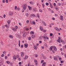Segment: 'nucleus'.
Listing matches in <instances>:
<instances>
[{
    "label": "nucleus",
    "mask_w": 66,
    "mask_h": 66,
    "mask_svg": "<svg viewBox=\"0 0 66 66\" xmlns=\"http://www.w3.org/2000/svg\"><path fill=\"white\" fill-rule=\"evenodd\" d=\"M32 24H35V21H32Z\"/></svg>",
    "instance_id": "nucleus-28"
},
{
    "label": "nucleus",
    "mask_w": 66,
    "mask_h": 66,
    "mask_svg": "<svg viewBox=\"0 0 66 66\" xmlns=\"http://www.w3.org/2000/svg\"><path fill=\"white\" fill-rule=\"evenodd\" d=\"M42 5H43V7H45V5H44L43 4H42Z\"/></svg>",
    "instance_id": "nucleus-56"
},
{
    "label": "nucleus",
    "mask_w": 66,
    "mask_h": 66,
    "mask_svg": "<svg viewBox=\"0 0 66 66\" xmlns=\"http://www.w3.org/2000/svg\"><path fill=\"white\" fill-rule=\"evenodd\" d=\"M29 28H27V29H26V31H29Z\"/></svg>",
    "instance_id": "nucleus-60"
},
{
    "label": "nucleus",
    "mask_w": 66,
    "mask_h": 66,
    "mask_svg": "<svg viewBox=\"0 0 66 66\" xmlns=\"http://www.w3.org/2000/svg\"><path fill=\"white\" fill-rule=\"evenodd\" d=\"M30 23L31 24H33V22H32L31 21H30Z\"/></svg>",
    "instance_id": "nucleus-37"
},
{
    "label": "nucleus",
    "mask_w": 66,
    "mask_h": 66,
    "mask_svg": "<svg viewBox=\"0 0 66 66\" xmlns=\"http://www.w3.org/2000/svg\"><path fill=\"white\" fill-rule=\"evenodd\" d=\"M39 40H42V37H39Z\"/></svg>",
    "instance_id": "nucleus-40"
},
{
    "label": "nucleus",
    "mask_w": 66,
    "mask_h": 66,
    "mask_svg": "<svg viewBox=\"0 0 66 66\" xmlns=\"http://www.w3.org/2000/svg\"><path fill=\"white\" fill-rule=\"evenodd\" d=\"M39 11H40V12H42V9H39Z\"/></svg>",
    "instance_id": "nucleus-54"
},
{
    "label": "nucleus",
    "mask_w": 66,
    "mask_h": 66,
    "mask_svg": "<svg viewBox=\"0 0 66 66\" xmlns=\"http://www.w3.org/2000/svg\"><path fill=\"white\" fill-rule=\"evenodd\" d=\"M56 30H57V27H55L54 28Z\"/></svg>",
    "instance_id": "nucleus-55"
},
{
    "label": "nucleus",
    "mask_w": 66,
    "mask_h": 66,
    "mask_svg": "<svg viewBox=\"0 0 66 66\" xmlns=\"http://www.w3.org/2000/svg\"><path fill=\"white\" fill-rule=\"evenodd\" d=\"M43 32H46V30H44L43 31Z\"/></svg>",
    "instance_id": "nucleus-49"
},
{
    "label": "nucleus",
    "mask_w": 66,
    "mask_h": 66,
    "mask_svg": "<svg viewBox=\"0 0 66 66\" xmlns=\"http://www.w3.org/2000/svg\"><path fill=\"white\" fill-rule=\"evenodd\" d=\"M5 27H7V28H9V26H7L6 25H5Z\"/></svg>",
    "instance_id": "nucleus-32"
},
{
    "label": "nucleus",
    "mask_w": 66,
    "mask_h": 66,
    "mask_svg": "<svg viewBox=\"0 0 66 66\" xmlns=\"http://www.w3.org/2000/svg\"><path fill=\"white\" fill-rule=\"evenodd\" d=\"M19 65H20V64H21V62H19Z\"/></svg>",
    "instance_id": "nucleus-58"
},
{
    "label": "nucleus",
    "mask_w": 66,
    "mask_h": 66,
    "mask_svg": "<svg viewBox=\"0 0 66 66\" xmlns=\"http://www.w3.org/2000/svg\"><path fill=\"white\" fill-rule=\"evenodd\" d=\"M61 4L60 3H58V5H61Z\"/></svg>",
    "instance_id": "nucleus-64"
},
{
    "label": "nucleus",
    "mask_w": 66,
    "mask_h": 66,
    "mask_svg": "<svg viewBox=\"0 0 66 66\" xmlns=\"http://www.w3.org/2000/svg\"><path fill=\"white\" fill-rule=\"evenodd\" d=\"M1 44L2 45H3V43L2 42H1Z\"/></svg>",
    "instance_id": "nucleus-38"
},
{
    "label": "nucleus",
    "mask_w": 66,
    "mask_h": 66,
    "mask_svg": "<svg viewBox=\"0 0 66 66\" xmlns=\"http://www.w3.org/2000/svg\"><path fill=\"white\" fill-rule=\"evenodd\" d=\"M13 58L15 60H16V59H16V56H15V55H14L13 56Z\"/></svg>",
    "instance_id": "nucleus-19"
},
{
    "label": "nucleus",
    "mask_w": 66,
    "mask_h": 66,
    "mask_svg": "<svg viewBox=\"0 0 66 66\" xmlns=\"http://www.w3.org/2000/svg\"><path fill=\"white\" fill-rule=\"evenodd\" d=\"M28 44L26 43L25 44H24V47L25 48H27L28 47Z\"/></svg>",
    "instance_id": "nucleus-7"
},
{
    "label": "nucleus",
    "mask_w": 66,
    "mask_h": 66,
    "mask_svg": "<svg viewBox=\"0 0 66 66\" xmlns=\"http://www.w3.org/2000/svg\"><path fill=\"white\" fill-rule=\"evenodd\" d=\"M46 5L47 6H48V5H49V3H46Z\"/></svg>",
    "instance_id": "nucleus-35"
},
{
    "label": "nucleus",
    "mask_w": 66,
    "mask_h": 66,
    "mask_svg": "<svg viewBox=\"0 0 66 66\" xmlns=\"http://www.w3.org/2000/svg\"><path fill=\"white\" fill-rule=\"evenodd\" d=\"M34 62H35V63L36 62H37V60H36V59H35V60H34Z\"/></svg>",
    "instance_id": "nucleus-41"
},
{
    "label": "nucleus",
    "mask_w": 66,
    "mask_h": 66,
    "mask_svg": "<svg viewBox=\"0 0 66 66\" xmlns=\"http://www.w3.org/2000/svg\"><path fill=\"white\" fill-rule=\"evenodd\" d=\"M8 23H10L11 22V21L10 20H9L7 21Z\"/></svg>",
    "instance_id": "nucleus-29"
},
{
    "label": "nucleus",
    "mask_w": 66,
    "mask_h": 66,
    "mask_svg": "<svg viewBox=\"0 0 66 66\" xmlns=\"http://www.w3.org/2000/svg\"><path fill=\"white\" fill-rule=\"evenodd\" d=\"M52 19H53V20H55V18H52Z\"/></svg>",
    "instance_id": "nucleus-63"
},
{
    "label": "nucleus",
    "mask_w": 66,
    "mask_h": 66,
    "mask_svg": "<svg viewBox=\"0 0 66 66\" xmlns=\"http://www.w3.org/2000/svg\"><path fill=\"white\" fill-rule=\"evenodd\" d=\"M6 2L7 3H8V0H6Z\"/></svg>",
    "instance_id": "nucleus-61"
},
{
    "label": "nucleus",
    "mask_w": 66,
    "mask_h": 66,
    "mask_svg": "<svg viewBox=\"0 0 66 66\" xmlns=\"http://www.w3.org/2000/svg\"><path fill=\"white\" fill-rule=\"evenodd\" d=\"M34 48L35 50H36L37 49V46H34Z\"/></svg>",
    "instance_id": "nucleus-14"
},
{
    "label": "nucleus",
    "mask_w": 66,
    "mask_h": 66,
    "mask_svg": "<svg viewBox=\"0 0 66 66\" xmlns=\"http://www.w3.org/2000/svg\"><path fill=\"white\" fill-rule=\"evenodd\" d=\"M56 31H60V29H59V28H57V29Z\"/></svg>",
    "instance_id": "nucleus-51"
},
{
    "label": "nucleus",
    "mask_w": 66,
    "mask_h": 66,
    "mask_svg": "<svg viewBox=\"0 0 66 66\" xmlns=\"http://www.w3.org/2000/svg\"><path fill=\"white\" fill-rule=\"evenodd\" d=\"M17 6H15V9L16 10V9H17Z\"/></svg>",
    "instance_id": "nucleus-45"
},
{
    "label": "nucleus",
    "mask_w": 66,
    "mask_h": 66,
    "mask_svg": "<svg viewBox=\"0 0 66 66\" xmlns=\"http://www.w3.org/2000/svg\"><path fill=\"white\" fill-rule=\"evenodd\" d=\"M1 57H3L4 56V54H2L1 55Z\"/></svg>",
    "instance_id": "nucleus-44"
},
{
    "label": "nucleus",
    "mask_w": 66,
    "mask_h": 66,
    "mask_svg": "<svg viewBox=\"0 0 66 66\" xmlns=\"http://www.w3.org/2000/svg\"><path fill=\"white\" fill-rule=\"evenodd\" d=\"M64 62V61H61V63H63Z\"/></svg>",
    "instance_id": "nucleus-53"
},
{
    "label": "nucleus",
    "mask_w": 66,
    "mask_h": 66,
    "mask_svg": "<svg viewBox=\"0 0 66 66\" xmlns=\"http://www.w3.org/2000/svg\"><path fill=\"white\" fill-rule=\"evenodd\" d=\"M30 17H36V16L35 14H31L30 15Z\"/></svg>",
    "instance_id": "nucleus-3"
},
{
    "label": "nucleus",
    "mask_w": 66,
    "mask_h": 66,
    "mask_svg": "<svg viewBox=\"0 0 66 66\" xmlns=\"http://www.w3.org/2000/svg\"><path fill=\"white\" fill-rule=\"evenodd\" d=\"M43 58H44V59H46V56H44V57H43Z\"/></svg>",
    "instance_id": "nucleus-43"
},
{
    "label": "nucleus",
    "mask_w": 66,
    "mask_h": 66,
    "mask_svg": "<svg viewBox=\"0 0 66 66\" xmlns=\"http://www.w3.org/2000/svg\"><path fill=\"white\" fill-rule=\"evenodd\" d=\"M42 22L43 23V24L44 26H46V23L45 22H44V21H43Z\"/></svg>",
    "instance_id": "nucleus-22"
},
{
    "label": "nucleus",
    "mask_w": 66,
    "mask_h": 66,
    "mask_svg": "<svg viewBox=\"0 0 66 66\" xmlns=\"http://www.w3.org/2000/svg\"><path fill=\"white\" fill-rule=\"evenodd\" d=\"M60 19L61 20H63V18L62 15L60 16Z\"/></svg>",
    "instance_id": "nucleus-10"
},
{
    "label": "nucleus",
    "mask_w": 66,
    "mask_h": 66,
    "mask_svg": "<svg viewBox=\"0 0 66 66\" xmlns=\"http://www.w3.org/2000/svg\"><path fill=\"white\" fill-rule=\"evenodd\" d=\"M44 62V60H42L41 61V63H43V62Z\"/></svg>",
    "instance_id": "nucleus-50"
},
{
    "label": "nucleus",
    "mask_w": 66,
    "mask_h": 66,
    "mask_svg": "<svg viewBox=\"0 0 66 66\" xmlns=\"http://www.w3.org/2000/svg\"><path fill=\"white\" fill-rule=\"evenodd\" d=\"M46 39H49V38H48V37L47 36H46Z\"/></svg>",
    "instance_id": "nucleus-36"
},
{
    "label": "nucleus",
    "mask_w": 66,
    "mask_h": 66,
    "mask_svg": "<svg viewBox=\"0 0 66 66\" xmlns=\"http://www.w3.org/2000/svg\"><path fill=\"white\" fill-rule=\"evenodd\" d=\"M28 58V56H26L25 57V60H27Z\"/></svg>",
    "instance_id": "nucleus-21"
},
{
    "label": "nucleus",
    "mask_w": 66,
    "mask_h": 66,
    "mask_svg": "<svg viewBox=\"0 0 66 66\" xmlns=\"http://www.w3.org/2000/svg\"><path fill=\"white\" fill-rule=\"evenodd\" d=\"M37 17H38V18H39V16L38 15V14H37Z\"/></svg>",
    "instance_id": "nucleus-33"
},
{
    "label": "nucleus",
    "mask_w": 66,
    "mask_h": 66,
    "mask_svg": "<svg viewBox=\"0 0 66 66\" xmlns=\"http://www.w3.org/2000/svg\"><path fill=\"white\" fill-rule=\"evenodd\" d=\"M57 42L59 43H61V42H62V40H61V38H59V39L57 40Z\"/></svg>",
    "instance_id": "nucleus-4"
},
{
    "label": "nucleus",
    "mask_w": 66,
    "mask_h": 66,
    "mask_svg": "<svg viewBox=\"0 0 66 66\" xmlns=\"http://www.w3.org/2000/svg\"><path fill=\"white\" fill-rule=\"evenodd\" d=\"M54 60L55 61H57V57L56 56H54Z\"/></svg>",
    "instance_id": "nucleus-6"
},
{
    "label": "nucleus",
    "mask_w": 66,
    "mask_h": 66,
    "mask_svg": "<svg viewBox=\"0 0 66 66\" xmlns=\"http://www.w3.org/2000/svg\"><path fill=\"white\" fill-rule=\"evenodd\" d=\"M65 42H64V41H62V42H61L62 43H63V44H64V43Z\"/></svg>",
    "instance_id": "nucleus-57"
},
{
    "label": "nucleus",
    "mask_w": 66,
    "mask_h": 66,
    "mask_svg": "<svg viewBox=\"0 0 66 66\" xmlns=\"http://www.w3.org/2000/svg\"><path fill=\"white\" fill-rule=\"evenodd\" d=\"M40 29L41 30L43 31V27H41V26L40 27Z\"/></svg>",
    "instance_id": "nucleus-18"
},
{
    "label": "nucleus",
    "mask_w": 66,
    "mask_h": 66,
    "mask_svg": "<svg viewBox=\"0 0 66 66\" xmlns=\"http://www.w3.org/2000/svg\"><path fill=\"white\" fill-rule=\"evenodd\" d=\"M44 45L45 46H46V47H47V44L46 43H45L44 44Z\"/></svg>",
    "instance_id": "nucleus-34"
},
{
    "label": "nucleus",
    "mask_w": 66,
    "mask_h": 66,
    "mask_svg": "<svg viewBox=\"0 0 66 66\" xmlns=\"http://www.w3.org/2000/svg\"><path fill=\"white\" fill-rule=\"evenodd\" d=\"M13 30L14 31H17V29L16 28H13Z\"/></svg>",
    "instance_id": "nucleus-25"
},
{
    "label": "nucleus",
    "mask_w": 66,
    "mask_h": 66,
    "mask_svg": "<svg viewBox=\"0 0 66 66\" xmlns=\"http://www.w3.org/2000/svg\"><path fill=\"white\" fill-rule=\"evenodd\" d=\"M21 56L22 57L23 56H24V54H23V52H21Z\"/></svg>",
    "instance_id": "nucleus-11"
},
{
    "label": "nucleus",
    "mask_w": 66,
    "mask_h": 66,
    "mask_svg": "<svg viewBox=\"0 0 66 66\" xmlns=\"http://www.w3.org/2000/svg\"><path fill=\"white\" fill-rule=\"evenodd\" d=\"M29 21L27 20L26 21V23H29Z\"/></svg>",
    "instance_id": "nucleus-48"
},
{
    "label": "nucleus",
    "mask_w": 66,
    "mask_h": 66,
    "mask_svg": "<svg viewBox=\"0 0 66 66\" xmlns=\"http://www.w3.org/2000/svg\"><path fill=\"white\" fill-rule=\"evenodd\" d=\"M32 11L33 12H36V8H33Z\"/></svg>",
    "instance_id": "nucleus-9"
},
{
    "label": "nucleus",
    "mask_w": 66,
    "mask_h": 66,
    "mask_svg": "<svg viewBox=\"0 0 66 66\" xmlns=\"http://www.w3.org/2000/svg\"><path fill=\"white\" fill-rule=\"evenodd\" d=\"M46 62H44L42 64V66H45L46 65Z\"/></svg>",
    "instance_id": "nucleus-13"
},
{
    "label": "nucleus",
    "mask_w": 66,
    "mask_h": 66,
    "mask_svg": "<svg viewBox=\"0 0 66 66\" xmlns=\"http://www.w3.org/2000/svg\"><path fill=\"white\" fill-rule=\"evenodd\" d=\"M6 15H5V14H4L3 15V17H4V18H5V16H6Z\"/></svg>",
    "instance_id": "nucleus-46"
},
{
    "label": "nucleus",
    "mask_w": 66,
    "mask_h": 66,
    "mask_svg": "<svg viewBox=\"0 0 66 66\" xmlns=\"http://www.w3.org/2000/svg\"><path fill=\"white\" fill-rule=\"evenodd\" d=\"M35 64L36 65H37V62H35Z\"/></svg>",
    "instance_id": "nucleus-52"
},
{
    "label": "nucleus",
    "mask_w": 66,
    "mask_h": 66,
    "mask_svg": "<svg viewBox=\"0 0 66 66\" xmlns=\"http://www.w3.org/2000/svg\"><path fill=\"white\" fill-rule=\"evenodd\" d=\"M50 4L51 7V8H53V6H52V4H51V3H50Z\"/></svg>",
    "instance_id": "nucleus-24"
},
{
    "label": "nucleus",
    "mask_w": 66,
    "mask_h": 66,
    "mask_svg": "<svg viewBox=\"0 0 66 66\" xmlns=\"http://www.w3.org/2000/svg\"><path fill=\"white\" fill-rule=\"evenodd\" d=\"M6 63H7V64H9L10 63V61H6Z\"/></svg>",
    "instance_id": "nucleus-31"
},
{
    "label": "nucleus",
    "mask_w": 66,
    "mask_h": 66,
    "mask_svg": "<svg viewBox=\"0 0 66 66\" xmlns=\"http://www.w3.org/2000/svg\"><path fill=\"white\" fill-rule=\"evenodd\" d=\"M42 38H44V39H46V37L45 36H42Z\"/></svg>",
    "instance_id": "nucleus-27"
},
{
    "label": "nucleus",
    "mask_w": 66,
    "mask_h": 66,
    "mask_svg": "<svg viewBox=\"0 0 66 66\" xmlns=\"http://www.w3.org/2000/svg\"><path fill=\"white\" fill-rule=\"evenodd\" d=\"M29 3L31 4H34V2H30Z\"/></svg>",
    "instance_id": "nucleus-20"
},
{
    "label": "nucleus",
    "mask_w": 66,
    "mask_h": 66,
    "mask_svg": "<svg viewBox=\"0 0 66 66\" xmlns=\"http://www.w3.org/2000/svg\"><path fill=\"white\" fill-rule=\"evenodd\" d=\"M14 27L15 28H16L17 29H18V26H15Z\"/></svg>",
    "instance_id": "nucleus-39"
},
{
    "label": "nucleus",
    "mask_w": 66,
    "mask_h": 66,
    "mask_svg": "<svg viewBox=\"0 0 66 66\" xmlns=\"http://www.w3.org/2000/svg\"><path fill=\"white\" fill-rule=\"evenodd\" d=\"M16 37H17L19 38H21V35H17V36H16Z\"/></svg>",
    "instance_id": "nucleus-12"
},
{
    "label": "nucleus",
    "mask_w": 66,
    "mask_h": 66,
    "mask_svg": "<svg viewBox=\"0 0 66 66\" xmlns=\"http://www.w3.org/2000/svg\"><path fill=\"white\" fill-rule=\"evenodd\" d=\"M31 37H29L28 38V40H31Z\"/></svg>",
    "instance_id": "nucleus-30"
},
{
    "label": "nucleus",
    "mask_w": 66,
    "mask_h": 66,
    "mask_svg": "<svg viewBox=\"0 0 66 66\" xmlns=\"http://www.w3.org/2000/svg\"><path fill=\"white\" fill-rule=\"evenodd\" d=\"M13 12L11 11L9 12V14L10 15H13Z\"/></svg>",
    "instance_id": "nucleus-5"
},
{
    "label": "nucleus",
    "mask_w": 66,
    "mask_h": 66,
    "mask_svg": "<svg viewBox=\"0 0 66 66\" xmlns=\"http://www.w3.org/2000/svg\"><path fill=\"white\" fill-rule=\"evenodd\" d=\"M15 49H16V50L17 51H19V49H18V48H16Z\"/></svg>",
    "instance_id": "nucleus-59"
},
{
    "label": "nucleus",
    "mask_w": 66,
    "mask_h": 66,
    "mask_svg": "<svg viewBox=\"0 0 66 66\" xmlns=\"http://www.w3.org/2000/svg\"><path fill=\"white\" fill-rule=\"evenodd\" d=\"M0 63H3V59H1V61H0Z\"/></svg>",
    "instance_id": "nucleus-15"
},
{
    "label": "nucleus",
    "mask_w": 66,
    "mask_h": 66,
    "mask_svg": "<svg viewBox=\"0 0 66 66\" xmlns=\"http://www.w3.org/2000/svg\"><path fill=\"white\" fill-rule=\"evenodd\" d=\"M5 0H3V3H5Z\"/></svg>",
    "instance_id": "nucleus-42"
},
{
    "label": "nucleus",
    "mask_w": 66,
    "mask_h": 66,
    "mask_svg": "<svg viewBox=\"0 0 66 66\" xmlns=\"http://www.w3.org/2000/svg\"><path fill=\"white\" fill-rule=\"evenodd\" d=\"M59 60H60L61 61V60H62V58H59Z\"/></svg>",
    "instance_id": "nucleus-62"
},
{
    "label": "nucleus",
    "mask_w": 66,
    "mask_h": 66,
    "mask_svg": "<svg viewBox=\"0 0 66 66\" xmlns=\"http://www.w3.org/2000/svg\"><path fill=\"white\" fill-rule=\"evenodd\" d=\"M28 7L29 9V10H30V11L32 10V8H31V7H30V6H28Z\"/></svg>",
    "instance_id": "nucleus-17"
},
{
    "label": "nucleus",
    "mask_w": 66,
    "mask_h": 66,
    "mask_svg": "<svg viewBox=\"0 0 66 66\" xmlns=\"http://www.w3.org/2000/svg\"><path fill=\"white\" fill-rule=\"evenodd\" d=\"M35 37V36L34 35H32L31 36V37L32 38H34Z\"/></svg>",
    "instance_id": "nucleus-23"
},
{
    "label": "nucleus",
    "mask_w": 66,
    "mask_h": 66,
    "mask_svg": "<svg viewBox=\"0 0 66 66\" xmlns=\"http://www.w3.org/2000/svg\"><path fill=\"white\" fill-rule=\"evenodd\" d=\"M30 34H34V32L31 31L30 32Z\"/></svg>",
    "instance_id": "nucleus-26"
},
{
    "label": "nucleus",
    "mask_w": 66,
    "mask_h": 66,
    "mask_svg": "<svg viewBox=\"0 0 66 66\" xmlns=\"http://www.w3.org/2000/svg\"><path fill=\"white\" fill-rule=\"evenodd\" d=\"M27 35V33H24L23 34V38H24Z\"/></svg>",
    "instance_id": "nucleus-8"
},
{
    "label": "nucleus",
    "mask_w": 66,
    "mask_h": 66,
    "mask_svg": "<svg viewBox=\"0 0 66 66\" xmlns=\"http://www.w3.org/2000/svg\"><path fill=\"white\" fill-rule=\"evenodd\" d=\"M54 48V50L55 51H57V48H56V47L55 46H51L50 48V49L51 50V51H52V49Z\"/></svg>",
    "instance_id": "nucleus-1"
},
{
    "label": "nucleus",
    "mask_w": 66,
    "mask_h": 66,
    "mask_svg": "<svg viewBox=\"0 0 66 66\" xmlns=\"http://www.w3.org/2000/svg\"><path fill=\"white\" fill-rule=\"evenodd\" d=\"M27 6V4H24L22 5L23 8L24 10H26Z\"/></svg>",
    "instance_id": "nucleus-2"
},
{
    "label": "nucleus",
    "mask_w": 66,
    "mask_h": 66,
    "mask_svg": "<svg viewBox=\"0 0 66 66\" xmlns=\"http://www.w3.org/2000/svg\"><path fill=\"white\" fill-rule=\"evenodd\" d=\"M9 37L10 38H13V36L12 35H9Z\"/></svg>",
    "instance_id": "nucleus-16"
},
{
    "label": "nucleus",
    "mask_w": 66,
    "mask_h": 66,
    "mask_svg": "<svg viewBox=\"0 0 66 66\" xmlns=\"http://www.w3.org/2000/svg\"><path fill=\"white\" fill-rule=\"evenodd\" d=\"M26 15L27 17V16H29V14H28V13H26Z\"/></svg>",
    "instance_id": "nucleus-47"
}]
</instances>
